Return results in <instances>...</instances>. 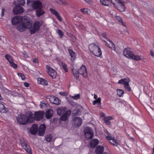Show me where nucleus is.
I'll return each mask as SVG.
<instances>
[{"instance_id": "1", "label": "nucleus", "mask_w": 154, "mask_h": 154, "mask_svg": "<svg viewBox=\"0 0 154 154\" xmlns=\"http://www.w3.org/2000/svg\"><path fill=\"white\" fill-rule=\"evenodd\" d=\"M23 20L17 26V29L20 32L25 31L26 29H29L31 34H35L40 29V27L42 24V21H35L32 25L28 20Z\"/></svg>"}, {"instance_id": "2", "label": "nucleus", "mask_w": 154, "mask_h": 154, "mask_svg": "<svg viewBox=\"0 0 154 154\" xmlns=\"http://www.w3.org/2000/svg\"><path fill=\"white\" fill-rule=\"evenodd\" d=\"M31 7L33 9H36V13L38 17H39L44 14V11L42 10V4L38 0L35 1L33 2Z\"/></svg>"}, {"instance_id": "3", "label": "nucleus", "mask_w": 154, "mask_h": 154, "mask_svg": "<svg viewBox=\"0 0 154 154\" xmlns=\"http://www.w3.org/2000/svg\"><path fill=\"white\" fill-rule=\"evenodd\" d=\"M124 55L128 58H131L137 61H139L144 59L143 56H135L133 53L128 49L125 48L123 51Z\"/></svg>"}, {"instance_id": "4", "label": "nucleus", "mask_w": 154, "mask_h": 154, "mask_svg": "<svg viewBox=\"0 0 154 154\" xmlns=\"http://www.w3.org/2000/svg\"><path fill=\"white\" fill-rule=\"evenodd\" d=\"M90 51L94 55L99 57L102 55V52L98 45L91 44L89 46Z\"/></svg>"}, {"instance_id": "5", "label": "nucleus", "mask_w": 154, "mask_h": 154, "mask_svg": "<svg viewBox=\"0 0 154 154\" xmlns=\"http://www.w3.org/2000/svg\"><path fill=\"white\" fill-rule=\"evenodd\" d=\"M85 137L88 139L91 138L94 135V132L92 129L89 127H86L84 130Z\"/></svg>"}, {"instance_id": "6", "label": "nucleus", "mask_w": 154, "mask_h": 154, "mask_svg": "<svg viewBox=\"0 0 154 154\" xmlns=\"http://www.w3.org/2000/svg\"><path fill=\"white\" fill-rule=\"evenodd\" d=\"M125 1V0L117 2L115 4V6H114L120 11H124L125 9V7L123 3Z\"/></svg>"}, {"instance_id": "7", "label": "nucleus", "mask_w": 154, "mask_h": 154, "mask_svg": "<svg viewBox=\"0 0 154 154\" xmlns=\"http://www.w3.org/2000/svg\"><path fill=\"white\" fill-rule=\"evenodd\" d=\"M102 36L104 38H106L108 41V43H107L106 42L104 41L106 46L111 48L112 49L114 50L115 48V45L114 44L110 41L108 40L106 38V35L105 33H103L102 34Z\"/></svg>"}, {"instance_id": "8", "label": "nucleus", "mask_w": 154, "mask_h": 154, "mask_svg": "<svg viewBox=\"0 0 154 154\" xmlns=\"http://www.w3.org/2000/svg\"><path fill=\"white\" fill-rule=\"evenodd\" d=\"M17 121L20 123L25 125L28 123L26 116L24 115H22L17 117Z\"/></svg>"}, {"instance_id": "9", "label": "nucleus", "mask_w": 154, "mask_h": 154, "mask_svg": "<svg viewBox=\"0 0 154 154\" xmlns=\"http://www.w3.org/2000/svg\"><path fill=\"white\" fill-rule=\"evenodd\" d=\"M14 13L15 14H20L24 11L23 8L20 6H15L13 10Z\"/></svg>"}, {"instance_id": "10", "label": "nucleus", "mask_w": 154, "mask_h": 154, "mask_svg": "<svg viewBox=\"0 0 154 154\" xmlns=\"http://www.w3.org/2000/svg\"><path fill=\"white\" fill-rule=\"evenodd\" d=\"M23 19L20 16H15L11 20L12 23L13 25H15L20 22L23 21Z\"/></svg>"}, {"instance_id": "11", "label": "nucleus", "mask_w": 154, "mask_h": 154, "mask_svg": "<svg viewBox=\"0 0 154 154\" xmlns=\"http://www.w3.org/2000/svg\"><path fill=\"white\" fill-rule=\"evenodd\" d=\"M47 68V72L48 74L52 78H55L57 76V73L55 70L49 67Z\"/></svg>"}, {"instance_id": "12", "label": "nucleus", "mask_w": 154, "mask_h": 154, "mask_svg": "<svg viewBox=\"0 0 154 154\" xmlns=\"http://www.w3.org/2000/svg\"><path fill=\"white\" fill-rule=\"evenodd\" d=\"M49 100L51 103L53 104H55L57 105H60L61 103V101L58 98L54 96H51L49 98Z\"/></svg>"}, {"instance_id": "13", "label": "nucleus", "mask_w": 154, "mask_h": 154, "mask_svg": "<svg viewBox=\"0 0 154 154\" xmlns=\"http://www.w3.org/2000/svg\"><path fill=\"white\" fill-rule=\"evenodd\" d=\"M71 111L70 110L67 111L60 118V120L62 121L67 120L70 116Z\"/></svg>"}, {"instance_id": "14", "label": "nucleus", "mask_w": 154, "mask_h": 154, "mask_svg": "<svg viewBox=\"0 0 154 154\" xmlns=\"http://www.w3.org/2000/svg\"><path fill=\"white\" fill-rule=\"evenodd\" d=\"M79 73L82 75L84 77H87V72L85 67L82 65L79 69Z\"/></svg>"}, {"instance_id": "15", "label": "nucleus", "mask_w": 154, "mask_h": 154, "mask_svg": "<svg viewBox=\"0 0 154 154\" xmlns=\"http://www.w3.org/2000/svg\"><path fill=\"white\" fill-rule=\"evenodd\" d=\"M34 115H35V120L39 121L43 118L44 115V112L42 111L37 112H35Z\"/></svg>"}, {"instance_id": "16", "label": "nucleus", "mask_w": 154, "mask_h": 154, "mask_svg": "<svg viewBox=\"0 0 154 154\" xmlns=\"http://www.w3.org/2000/svg\"><path fill=\"white\" fill-rule=\"evenodd\" d=\"M72 70L73 75L76 79H77L79 77V69L78 68L76 65H74L73 67Z\"/></svg>"}, {"instance_id": "17", "label": "nucleus", "mask_w": 154, "mask_h": 154, "mask_svg": "<svg viewBox=\"0 0 154 154\" xmlns=\"http://www.w3.org/2000/svg\"><path fill=\"white\" fill-rule=\"evenodd\" d=\"M29 116H28L26 117L27 119L28 123L33 122L35 120L34 114H33L31 112H29Z\"/></svg>"}, {"instance_id": "18", "label": "nucleus", "mask_w": 154, "mask_h": 154, "mask_svg": "<svg viewBox=\"0 0 154 154\" xmlns=\"http://www.w3.org/2000/svg\"><path fill=\"white\" fill-rule=\"evenodd\" d=\"M67 108L65 106H60L57 109V114L60 116L66 112Z\"/></svg>"}, {"instance_id": "19", "label": "nucleus", "mask_w": 154, "mask_h": 154, "mask_svg": "<svg viewBox=\"0 0 154 154\" xmlns=\"http://www.w3.org/2000/svg\"><path fill=\"white\" fill-rule=\"evenodd\" d=\"M45 125L44 124L41 125L38 129V135L42 136L43 135L45 129Z\"/></svg>"}, {"instance_id": "20", "label": "nucleus", "mask_w": 154, "mask_h": 154, "mask_svg": "<svg viewBox=\"0 0 154 154\" xmlns=\"http://www.w3.org/2000/svg\"><path fill=\"white\" fill-rule=\"evenodd\" d=\"M106 137L112 144L115 146H116L117 145L116 140L113 137L111 136H106Z\"/></svg>"}, {"instance_id": "21", "label": "nucleus", "mask_w": 154, "mask_h": 154, "mask_svg": "<svg viewBox=\"0 0 154 154\" xmlns=\"http://www.w3.org/2000/svg\"><path fill=\"white\" fill-rule=\"evenodd\" d=\"M38 126L37 125L33 124L31 127L30 130V133L32 134H35L38 131Z\"/></svg>"}, {"instance_id": "22", "label": "nucleus", "mask_w": 154, "mask_h": 154, "mask_svg": "<svg viewBox=\"0 0 154 154\" xmlns=\"http://www.w3.org/2000/svg\"><path fill=\"white\" fill-rule=\"evenodd\" d=\"M74 121V125L78 127L80 126L82 122V119L79 117H75Z\"/></svg>"}, {"instance_id": "23", "label": "nucleus", "mask_w": 154, "mask_h": 154, "mask_svg": "<svg viewBox=\"0 0 154 154\" xmlns=\"http://www.w3.org/2000/svg\"><path fill=\"white\" fill-rule=\"evenodd\" d=\"M50 10L51 12L54 15L57 17V19L60 21H61L62 20L61 17L59 15L58 12L54 10L52 8H50Z\"/></svg>"}, {"instance_id": "24", "label": "nucleus", "mask_w": 154, "mask_h": 154, "mask_svg": "<svg viewBox=\"0 0 154 154\" xmlns=\"http://www.w3.org/2000/svg\"><path fill=\"white\" fill-rule=\"evenodd\" d=\"M95 150L97 154H102L104 151V147L102 146L98 145L96 148Z\"/></svg>"}, {"instance_id": "25", "label": "nucleus", "mask_w": 154, "mask_h": 154, "mask_svg": "<svg viewBox=\"0 0 154 154\" xmlns=\"http://www.w3.org/2000/svg\"><path fill=\"white\" fill-rule=\"evenodd\" d=\"M130 82V80L128 78L125 79H121L119 80L118 83L119 84H123L124 85L126 84L129 83Z\"/></svg>"}, {"instance_id": "26", "label": "nucleus", "mask_w": 154, "mask_h": 154, "mask_svg": "<svg viewBox=\"0 0 154 154\" xmlns=\"http://www.w3.org/2000/svg\"><path fill=\"white\" fill-rule=\"evenodd\" d=\"M99 141L97 139H93L91 141L90 146L92 148H94L98 143Z\"/></svg>"}, {"instance_id": "27", "label": "nucleus", "mask_w": 154, "mask_h": 154, "mask_svg": "<svg viewBox=\"0 0 154 154\" xmlns=\"http://www.w3.org/2000/svg\"><path fill=\"white\" fill-rule=\"evenodd\" d=\"M68 51L71 57V60H72L73 61L75 60L76 59L75 53L72 50L68 49Z\"/></svg>"}, {"instance_id": "28", "label": "nucleus", "mask_w": 154, "mask_h": 154, "mask_svg": "<svg viewBox=\"0 0 154 154\" xmlns=\"http://www.w3.org/2000/svg\"><path fill=\"white\" fill-rule=\"evenodd\" d=\"M37 81L38 83L39 84L45 85L48 84L47 81L42 78H38L37 79Z\"/></svg>"}, {"instance_id": "29", "label": "nucleus", "mask_w": 154, "mask_h": 154, "mask_svg": "<svg viewBox=\"0 0 154 154\" xmlns=\"http://www.w3.org/2000/svg\"><path fill=\"white\" fill-rule=\"evenodd\" d=\"M53 113V111L51 109H49L45 113V116L48 119H50L52 116Z\"/></svg>"}, {"instance_id": "30", "label": "nucleus", "mask_w": 154, "mask_h": 154, "mask_svg": "<svg viewBox=\"0 0 154 154\" xmlns=\"http://www.w3.org/2000/svg\"><path fill=\"white\" fill-rule=\"evenodd\" d=\"M8 109L5 107L4 105L0 103V112L2 113H5L8 111Z\"/></svg>"}, {"instance_id": "31", "label": "nucleus", "mask_w": 154, "mask_h": 154, "mask_svg": "<svg viewBox=\"0 0 154 154\" xmlns=\"http://www.w3.org/2000/svg\"><path fill=\"white\" fill-rule=\"evenodd\" d=\"M81 11L85 14L89 15L91 13L90 10L87 8H82L81 9Z\"/></svg>"}, {"instance_id": "32", "label": "nucleus", "mask_w": 154, "mask_h": 154, "mask_svg": "<svg viewBox=\"0 0 154 154\" xmlns=\"http://www.w3.org/2000/svg\"><path fill=\"white\" fill-rule=\"evenodd\" d=\"M20 143L23 148H26V146L27 145L26 140L24 139H21L20 140Z\"/></svg>"}, {"instance_id": "33", "label": "nucleus", "mask_w": 154, "mask_h": 154, "mask_svg": "<svg viewBox=\"0 0 154 154\" xmlns=\"http://www.w3.org/2000/svg\"><path fill=\"white\" fill-rule=\"evenodd\" d=\"M26 148H23L24 149L26 150V152L29 153V154H31L32 153V150L31 149V148L30 146L29 145H27L26 146Z\"/></svg>"}, {"instance_id": "34", "label": "nucleus", "mask_w": 154, "mask_h": 154, "mask_svg": "<svg viewBox=\"0 0 154 154\" xmlns=\"http://www.w3.org/2000/svg\"><path fill=\"white\" fill-rule=\"evenodd\" d=\"M80 94H75L73 96L70 95V97L72 99L75 100H77L79 99L80 97Z\"/></svg>"}, {"instance_id": "35", "label": "nucleus", "mask_w": 154, "mask_h": 154, "mask_svg": "<svg viewBox=\"0 0 154 154\" xmlns=\"http://www.w3.org/2000/svg\"><path fill=\"white\" fill-rule=\"evenodd\" d=\"M124 93V91L122 89H118L117 90V94L120 97L123 96Z\"/></svg>"}, {"instance_id": "36", "label": "nucleus", "mask_w": 154, "mask_h": 154, "mask_svg": "<svg viewBox=\"0 0 154 154\" xmlns=\"http://www.w3.org/2000/svg\"><path fill=\"white\" fill-rule=\"evenodd\" d=\"M101 3L105 6L108 5V4L110 2L109 0H100Z\"/></svg>"}, {"instance_id": "37", "label": "nucleus", "mask_w": 154, "mask_h": 154, "mask_svg": "<svg viewBox=\"0 0 154 154\" xmlns=\"http://www.w3.org/2000/svg\"><path fill=\"white\" fill-rule=\"evenodd\" d=\"M47 106V104L44 101H42L40 102L39 105L40 107L41 108H44Z\"/></svg>"}, {"instance_id": "38", "label": "nucleus", "mask_w": 154, "mask_h": 154, "mask_svg": "<svg viewBox=\"0 0 154 154\" xmlns=\"http://www.w3.org/2000/svg\"><path fill=\"white\" fill-rule=\"evenodd\" d=\"M148 110L150 116L152 117H153L154 116V110L150 106L149 107Z\"/></svg>"}, {"instance_id": "39", "label": "nucleus", "mask_w": 154, "mask_h": 154, "mask_svg": "<svg viewBox=\"0 0 154 154\" xmlns=\"http://www.w3.org/2000/svg\"><path fill=\"white\" fill-rule=\"evenodd\" d=\"M6 59L8 60L9 63L13 60L12 58L10 55L6 54L5 56Z\"/></svg>"}, {"instance_id": "40", "label": "nucleus", "mask_w": 154, "mask_h": 154, "mask_svg": "<svg viewBox=\"0 0 154 154\" xmlns=\"http://www.w3.org/2000/svg\"><path fill=\"white\" fill-rule=\"evenodd\" d=\"M101 99L100 98H98L97 99L94 100L93 102V104L94 105L96 104H99L101 103Z\"/></svg>"}, {"instance_id": "41", "label": "nucleus", "mask_w": 154, "mask_h": 154, "mask_svg": "<svg viewBox=\"0 0 154 154\" xmlns=\"http://www.w3.org/2000/svg\"><path fill=\"white\" fill-rule=\"evenodd\" d=\"M57 33L58 34L59 38H62L64 35V33L60 30H58L57 31Z\"/></svg>"}, {"instance_id": "42", "label": "nucleus", "mask_w": 154, "mask_h": 154, "mask_svg": "<svg viewBox=\"0 0 154 154\" xmlns=\"http://www.w3.org/2000/svg\"><path fill=\"white\" fill-rule=\"evenodd\" d=\"M61 65L62 68L64 69L65 72H67L68 71V69L66 64L65 63L62 62L61 63Z\"/></svg>"}, {"instance_id": "43", "label": "nucleus", "mask_w": 154, "mask_h": 154, "mask_svg": "<svg viewBox=\"0 0 154 154\" xmlns=\"http://www.w3.org/2000/svg\"><path fill=\"white\" fill-rule=\"evenodd\" d=\"M17 3L19 5L23 6L25 4V1L24 0H18Z\"/></svg>"}, {"instance_id": "44", "label": "nucleus", "mask_w": 154, "mask_h": 154, "mask_svg": "<svg viewBox=\"0 0 154 154\" xmlns=\"http://www.w3.org/2000/svg\"><path fill=\"white\" fill-rule=\"evenodd\" d=\"M52 138L51 135L49 134L46 136V140L47 141L50 142L51 141Z\"/></svg>"}, {"instance_id": "45", "label": "nucleus", "mask_w": 154, "mask_h": 154, "mask_svg": "<svg viewBox=\"0 0 154 154\" xmlns=\"http://www.w3.org/2000/svg\"><path fill=\"white\" fill-rule=\"evenodd\" d=\"M116 19L120 23H122L123 26H125V24L123 23L122 18L120 17L119 16H116Z\"/></svg>"}, {"instance_id": "46", "label": "nucleus", "mask_w": 154, "mask_h": 154, "mask_svg": "<svg viewBox=\"0 0 154 154\" xmlns=\"http://www.w3.org/2000/svg\"><path fill=\"white\" fill-rule=\"evenodd\" d=\"M34 2L33 0H27V4L28 6H31Z\"/></svg>"}, {"instance_id": "47", "label": "nucleus", "mask_w": 154, "mask_h": 154, "mask_svg": "<svg viewBox=\"0 0 154 154\" xmlns=\"http://www.w3.org/2000/svg\"><path fill=\"white\" fill-rule=\"evenodd\" d=\"M124 87L125 89L128 90V91H131V89L129 85V83L126 84L124 85Z\"/></svg>"}, {"instance_id": "48", "label": "nucleus", "mask_w": 154, "mask_h": 154, "mask_svg": "<svg viewBox=\"0 0 154 154\" xmlns=\"http://www.w3.org/2000/svg\"><path fill=\"white\" fill-rule=\"evenodd\" d=\"M11 66L14 68H16L17 67V65L16 64H15L13 60L9 63Z\"/></svg>"}, {"instance_id": "49", "label": "nucleus", "mask_w": 154, "mask_h": 154, "mask_svg": "<svg viewBox=\"0 0 154 154\" xmlns=\"http://www.w3.org/2000/svg\"><path fill=\"white\" fill-rule=\"evenodd\" d=\"M19 77L21 78L22 80H24L25 79V77L21 73H18L17 74Z\"/></svg>"}, {"instance_id": "50", "label": "nucleus", "mask_w": 154, "mask_h": 154, "mask_svg": "<svg viewBox=\"0 0 154 154\" xmlns=\"http://www.w3.org/2000/svg\"><path fill=\"white\" fill-rule=\"evenodd\" d=\"M22 54L23 55V56L26 58H27L28 57V56L27 53L25 51H23L22 52Z\"/></svg>"}, {"instance_id": "51", "label": "nucleus", "mask_w": 154, "mask_h": 154, "mask_svg": "<svg viewBox=\"0 0 154 154\" xmlns=\"http://www.w3.org/2000/svg\"><path fill=\"white\" fill-rule=\"evenodd\" d=\"M104 121L105 123L109 125L110 123V122L109 121V120L107 119V118H105L104 120Z\"/></svg>"}, {"instance_id": "52", "label": "nucleus", "mask_w": 154, "mask_h": 154, "mask_svg": "<svg viewBox=\"0 0 154 154\" xmlns=\"http://www.w3.org/2000/svg\"><path fill=\"white\" fill-rule=\"evenodd\" d=\"M150 54L153 58H154V52L152 50H150Z\"/></svg>"}, {"instance_id": "53", "label": "nucleus", "mask_w": 154, "mask_h": 154, "mask_svg": "<svg viewBox=\"0 0 154 154\" xmlns=\"http://www.w3.org/2000/svg\"><path fill=\"white\" fill-rule=\"evenodd\" d=\"M149 12L150 14L154 15V11L153 10H149Z\"/></svg>"}, {"instance_id": "54", "label": "nucleus", "mask_w": 154, "mask_h": 154, "mask_svg": "<svg viewBox=\"0 0 154 154\" xmlns=\"http://www.w3.org/2000/svg\"><path fill=\"white\" fill-rule=\"evenodd\" d=\"M110 13L112 14V16H114L115 14H116L115 12L114 11H110Z\"/></svg>"}, {"instance_id": "55", "label": "nucleus", "mask_w": 154, "mask_h": 154, "mask_svg": "<svg viewBox=\"0 0 154 154\" xmlns=\"http://www.w3.org/2000/svg\"><path fill=\"white\" fill-rule=\"evenodd\" d=\"M5 9L4 8L2 9V12L1 14V15L2 17L4 15V12L5 11Z\"/></svg>"}, {"instance_id": "56", "label": "nucleus", "mask_w": 154, "mask_h": 154, "mask_svg": "<svg viewBox=\"0 0 154 154\" xmlns=\"http://www.w3.org/2000/svg\"><path fill=\"white\" fill-rule=\"evenodd\" d=\"M56 2L57 3H58L60 4H61L62 3V2L60 0H56Z\"/></svg>"}, {"instance_id": "57", "label": "nucleus", "mask_w": 154, "mask_h": 154, "mask_svg": "<svg viewBox=\"0 0 154 154\" xmlns=\"http://www.w3.org/2000/svg\"><path fill=\"white\" fill-rule=\"evenodd\" d=\"M24 85L25 86L27 87H28L29 86V84L27 82H25L24 83Z\"/></svg>"}, {"instance_id": "58", "label": "nucleus", "mask_w": 154, "mask_h": 154, "mask_svg": "<svg viewBox=\"0 0 154 154\" xmlns=\"http://www.w3.org/2000/svg\"><path fill=\"white\" fill-rule=\"evenodd\" d=\"M32 61L33 63H37V60L36 59H33Z\"/></svg>"}, {"instance_id": "59", "label": "nucleus", "mask_w": 154, "mask_h": 154, "mask_svg": "<svg viewBox=\"0 0 154 154\" xmlns=\"http://www.w3.org/2000/svg\"><path fill=\"white\" fill-rule=\"evenodd\" d=\"M106 118H107V119L110 120L112 119V117L111 116H109Z\"/></svg>"}, {"instance_id": "60", "label": "nucleus", "mask_w": 154, "mask_h": 154, "mask_svg": "<svg viewBox=\"0 0 154 154\" xmlns=\"http://www.w3.org/2000/svg\"><path fill=\"white\" fill-rule=\"evenodd\" d=\"M97 96L96 95L94 94V99H96V98H97Z\"/></svg>"}, {"instance_id": "61", "label": "nucleus", "mask_w": 154, "mask_h": 154, "mask_svg": "<svg viewBox=\"0 0 154 154\" xmlns=\"http://www.w3.org/2000/svg\"><path fill=\"white\" fill-rule=\"evenodd\" d=\"M86 2L88 3L90 1H91V0H84Z\"/></svg>"}, {"instance_id": "62", "label": "nucleus", "mask_w": 154, "mask_h": 154, "mask_svg": "<svg viewBox=\"0 0 154 154\" xmlns=\"http://www.w3.org/2000/svg\"><path fill=\"white\" fill-rule=\"evenodd\" d=\"M131 140L133 141H134V139L132 137L131 138Z\"/></svg>"}, {"instance_id": "63", "label": "nucleus", "mask_w": 154, "mask_h": 154, "mask_svg": "<svg viewBox=\"0 0 154 154\" xmlns=\"http://www.w3.org/2000/svg\"><path fill=\"white\" fill-rule=\"evenodd\" d=\"M153 154H154V146L153 149Z\"/></svg>"}, {"instance_id": "64", "label": "nucleus", "mask_w": 154, "mask_h": 154, "mask_svg": "<svg viewBox=\"0 0 154 154\" xmlns=\"http://www.w3.org/2000/svg\"><path fill=\"white\" fill-rule=\"evenodd\" d=\"M2 99V97L1 96V94H0V100Z\"/></svg>"}]
</instances>
